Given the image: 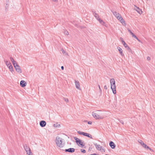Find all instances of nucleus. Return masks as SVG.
Masks as SVG:
<instances>
[{
  "label": "nucleus",
  "instance_id": "f257e3e1",
  "mask_svg": "<svg viewBox=\"0 0 155 155\" xmlns=\"http://www.w3.org/2000/svg\"><path fill=\"white\" fill-rule=\"evenodd\" d=\"M55 142L57 145L59 147L62 148L64 145V143H63L62 140L59 136H57L56 138Z\"/></svg>",
  "mask_w": 155,
  "mask_h": 155
},
{
  "label": "nucleus",
  "instance_id": "f03ea898",
  "mask_svg": "<svg viewBox=\"0 0 155 155\" xmlns=\"http://www.w3.org/2000/svg\"><path fill=\"white\" fill-rule=\"evenodd\" d=\"M111 84V88L112 89L113 93L114 94L116 93V90L115 82L114 79L112 78L110 79Z\"/></svg>",
  "mask_w": 155,
  "mask_h": 155
},
{
  "label": "nucleus",
  "instance_id": "7ed1b4c3",
  "mask_svg": "<svg viewBox=\"0 0 155 155\" xmlns=\"http://www.w3.org/2000/svg\"><path fill=\"white\" fill-rule=\"evenodd\" d=\"M74 139L76 143L79 146H80L81 147H83L84 146L85 144H84L83 142H82L81 140L76 137H74Z\"/></svg>",
  "mask_w": 155,
  "mask_h": 155
},
{
  "label": "nucleus",
  "instance_id": "20e7f679",
  "mask_svg": "<svg viewBox=\"0 0 155 155\" xmlns=\"http://www.w3.org/2000/svg\"><path fill=\"white\" fill-rule=\"evenodd\" d=\"M24 147L25 150L26 151V153L28 155H33L29 147H28L26 144L24 145Z\"/></svg>",
  "mask_w": 155,
  "mask_h": 155
},
{
  "label": "nucleus",
  "instance_id": "39448f33",
  "mask_svg": "<svg viewBox=\"0 0 155 155\" xmlns=\"http://www.w3.org/2000/svg\"><path fill=\"white\" fill-rule=\"evenodd\" d=\"M122 44L124 45V47L126 48L129 51V52H131L132 51L131 49L128 46L127 44L125 43V42L124 41H122Z\"/></svg>",
  "mask_w": 155,
  "mask_h": 155
},
{
  "label": "nucleus",
  "instance_id": "423d86ee",
  "mask_svg": "<svg viewBox=\"0 0 155 155\" xmlns=\"http://www.w3.org/2000/svg\"><path fill=\"white\" fill-rule=\"evenodd\" d=\"M75 149L74 148H70L68 149H65L64 151L65 152H68L70 153H73L75 151Z\"/></svg>",
  "mask_w": 155,
  "mask_h": 155
},
{
  "label": "nucleus",
  "instance_id": "0eeeda50",
  "mask_svg": "<svg viewBox=\"0 0 155 155\" xmlns=\"http://www.w3.org/2000/svg\"><path fill=\"white\" fill-rule=\"evenodd\" d=\"M134 9L136 10L138 13L140 14H141L142 13V11L141 9H140L139 7H137L135 5Z\"/></svg>",
  "mask_w": 155,
  "mask_h": 155
},
{
  "label": "nucleus",
  "instance_id": "6e6552de",
  "mask_svg": "<svg viewBox=\"0 0 155 155\" xmlns=\"http://www.w3.org/2000/svg\"><path fill=\"white\" fill-rule=\"evenodd\" d=\"M76 88L79 90H80V84L78 81L74 80Z\"/></svg>",
  "mask_w": 155,
  "mask_h": 155
},
{
  "label": "nucleus",
  "instance_id": "1a4fd4ad",
  "mask_svg": "<svg viewBox=\"0 0 155 155\" xmlns=\"http://www.w3.org/2000/svg\"><path fill=\"white\" fill-rule=\"evenodd\" d=\"M92 115L95 119H101V117L95 113H93Z\"/></svg>",
  "mask_w": 155,
  "mask_h": 155
},
{
  "label": "nucleus",
  "instance_id": "9d476101",
  "mask_svg": "<svg viewBox=\"0 0 155 155\" xmlns=\"http://www.w3.org/2000/svg\"><path fill=\"white\" fill-rule=\"evenodd\" d=\"M27 84L26 82L24 80H21L20 82V85L22 87H25Z\"/></svg>",
  "mask_w": 155,
  "mask_h": 155
},
{
  "label": "nucleus",
  "instance_id": "9b49d317",
  "mask_svg": "<svg viewBox=\"0 0 155 155\" xmlns=\"http://www.w3.org/2000/svg\"><path fill=\"white\" fill-rule=\"evenodd\" d=\"M40 125L41 127H45L46 125V122L44 120H41L40 121Z\"/></svg>",
  "mask_w": 155,
  "mask_h": 155
},
{
  "label": "nucleus",
  "instance_id": "f8f14e48",
  "mask_svg": "<svg viewBox=\"0 0 155 155\" xmlns=\"http://www.w3.org/2000/svg\"><path fill=\"white\" fill-rule=\"evenodd\" d=\"M109 145L112 149H114L116 147V145L113 142L110 141L109 143Z\"/></svg>",
  "mask_w": 155,
  "mask_h": 155
},
{
  "label": "nucleus",
  "instance_id": "ddd939ff",
  "mask_svg": "<svg viewBox=\"0 0 155 155\" xmlns=\"http://www.w3.org/2000/svg\"><path fill=\"white\" fill-rule=\"evenodd\" d=\"M98 20L99 21L100 23L102 25L107 27V26L105 24V23L100 18L98 19Z\"/></svg>",
  "mask_w": 155,
  "mask_h": 155
},
{
  "label": "nucleus",
  "instance_id": "4468645a",
  "mask_svg": "<svg viewBox=\"0 0 155 155\" xmlns=\"http://www.w3.org/2000/svg\"><path fill=\"white\" fill-rule=\"evenodd\" d=\"M78 133L80 135H82L86 137H87V135L88 134V133H85L83 132H81L80 131H78Z\"/></svg>",
  "mask_w": 155,
  "mask_h": 155
},
{
  "label": "nucleus",
  "instance_id": "2eb2a0df",
  "mask_svg": "<svg viewBox=\"0 0 155 155\" xmlns=\"http://www.w3.org/2000/svg\"><path fill=\"white\" fill-rule=\"evenodd\" d=\"M16 71L19 73H21L22 72V71L21 69L20 68V67L19 66L18 67H17L16 68H15Z\"/></svg>",
  "mask_w": 155,
  "mask_h": 155
},
{
  "label": "nucleus",
  "instance_id": "dca6fc26",
  "mask_svg": "<svg viewBox=\"0 0 155 155\" xmlns=\"http://www.w3.org/2000/svg\"><path fill=\"white\" fill-rule=\"evenodd\" d=\"M117 48L121 55L122 56H124V54L123 53V50L122 49L119 47H118Z\"/></svg>",
  "mask_w": 155,
  "mask_h": 155
},
{
  "label": "nucleus",
  "instance_id": "f3484780",
  "mask_svg": "<svg viewBox=\"0 0 155 155\" xmlns=\"http://www.w3.org/2000/svg\"><path fill=\"white\" fill-rule=\"evenodd\" d=\"M61 51L64 55H65V56L68 55V53L66 52V51H64L63 48H62Z\"/></svg>",
  "mask_w": 155,
  "mask_h": 155
},
{
  "label": "nucleus",
  "instance_id": "a211bd4d",
  "mask_svg": "<svg viewBox=\"0 0 155 155\" xmlns=\"http://www.w3.org/2000/svg\"><path fill=\"white\" fill-rule=\"evenodd\" d=\"M5 61L6 65L8 67H9V66H10V65H12L10 61Z\"/></svg>",
  "mask_w": 155,
  "mask_h": 155
},
{
  "label": "nucleus",
  "instance_id": "6ab92c4d",
  "mask_svg": "<svg viewBox=\"0 0 155 155\" xmlns=\"http://www.w3.org/2000/svg\"><path fill=\"white\" fill-rule=\"evenodd\" d=\"M111 11L114 15H120V14L119 13H117L116 11H114V10H111Z\"/></svg>",
  "mask_w": 155,
  "mask_h": 155
},
{
  "label": "nucleus",
  "instance_id": "aec40b11",
  "mask_svg": "<svg viewBox=\"0 0 155 155\" xmlns=\"http://www.w3.org/2000/svg\"><path fill=\"white\" fill-rule=\"evenodd\" d=\"M13 66L15 68H16L17 67H18L19 66V65H18L17 63L15 61V62L12 63Z\"/></svg>",
  "mask_w": 155,
  "mask_h": 155
},
{
  "label": "nucleus",
  "instance_id": "412c9836",
  "mask_svg": "<svg viewBox=\"0 0 155 155\" xmlns=\"http://www.w3.org/2000/svg\"><path fill=\"white\" fill-rule=\"evenodd\" d=\"M8 68L10 69V71H11L12 72L14 71V70L13 69V67L12 65H10V66H9V67H8Z\"/></svg>",
  "mask_w": 155,
  "mask_h": 155
},
{
  "label": "nucleus",
  "instance_id": "4be33fe9",
  "mask_svg": "<svg viewBox=\"0 0 155 155\" xmlns=\"http://www.w3.org/2000/svg\"><path fill=\"white\" fill-rule=\"evenodd\" d=\"M119 20L120 21L122 20V18L121 16L120 15H120L117 16V17L116 18Z\"/></svg>",
  "mask_w": 155,
  "mask_h": 155
},
{
  "label": "nucleus",
  "instance_id": "5701e85b",
  "mask_svg": "<svg viewBox=\"0 0 155 155\" xmlns=\"http://www.w3.org/2000/svg\"><path fill=\"white\" fill-rule=\"evenodd\" d=\"M94 15L97 20L98 19L100 18L99 15L95 13V14H94Z\"/></svg>",
  "mask_w": 155,
  "mask_h": 155
},
{
  "label": "nucleus",
  "instance_id": "b1692460",
  "mask_svg": "<svg viewBox=\"0 0 155 155\" xmlns=\"http://www.w3.org/2000/svg\"><path fill=\"white\" fill-rule=\"evenodd\" d=\"M120 22L122 23V24L123 25H126V23H125V21L123 19V18H122V20H120Z\"/></svg>",
  "mask_w": 155,
  "mask_h": 155
},
{
  "label": "nucleus",
  "instance_id": "393cba45",
  "mask_svg": "<svg viewBox=\"0 0 155 155\" xmlns=\"http://www.w3.org/2000/svg\"><path fill=\"white\" fill-rule=\"evenodd\" d=\"M97 149H99V150H101L102 149V147L100 145H97Z\"/></svg>",
  "mask_w": 155,
  "mask_h": 155
},
{
  "label": "nucleus",
  "instance_id": "a878e982",
  "mask_svg": "<svg viewBox=\"0 0 155 155\" xmlns=\"http://www.w3.org/2000/svg\"><path fill=\"white\" fill-rule=\"evenodd\" d=\"M10 60H11V61L12 62V63H13L15 62V61H14L13 58L12 57H10Z\"/></svg>",
  "mask_w": 155,
  "mask_h": 155
},
{
  "label": "nucleus",
  "instance_id": "bb28decb",
  "mask_svg": "<svg viewBox=\"0 0 155 155\" xmlns=\"http://www.w3.org/2000/svg\"><path fill=\"white\" fill-rule=\"evenodd\" d=\"M59 126H60V124H58V123H56V124H54V127H59Z\"/></svg>",
  "mask_w": 155,
  "mask_h": 155
},
{
  "label": "nucleus",
  "instance_id": "cd10ccee",
  "mask_svg": "<svg viewBox=\"0 0 155 155\" xmlns=\"http://www.w3.org/2000/svg\"><path fill=\"white\" fill-rule=\"evenodd\" d=\"M87 137H88V138H90L91 139L93 138L92 135L91 134H90L89 133H88V134H87Z\"/></svg>",
  "mask_w": 155,
  "mask_h": 155
},
{
  "label": "nucleus",
  "instance_id": "c85d7f7f",
  "mask_svg": "<svg viewBox=\"0 0 155 155\" xmlns=\"http://www.w3.org/2000/svg\"><path fill=\"white\" fill-rule=\"evenodd\" d=\"M127 30L130 33L131 35H132L134 34V33L131 31L129 28L127 29Z\"/></svg>",
  "mask_w": 155,
  "mask_h": 155
},
{
  "label": "nucleus",
  "instance_id": "c756f323",
  "mask_svg": "<svg viewBox=\"0 0 155 155\" xmlns=\"http://www.w3.org/2000/svg\"><path fill=\"white\" fill-rule=\"evenodd\" d=\"M64 34H65L66 35H68V34H69L68 31H67V30H65V31H64Z\"/></svg>",
  "mask_w": 155,
  "mask_h": 155
},
{
  "label": "nucleus",
  "instance_id": "7c9ffc66",
  "mask_svg": "<svg viewBox=\"0 0 155 155\" xmlns=\"http://www.w3.org/2000/svg\"><path fill=\"white\" fill-rule=\"evenodd\" d=\"M81 151L82 153H86V152L85 150L83 149H81Z\"/></svg>",
  "mask_w": 155,
  "mask_h": 155
},
{
  "label": "nucleus",
  "instance_id": "2f4dec72",
  "mask_svg": "<svg viewBox=\"0 0 155 155\" xmlns=\"http://www.w3.org/2000/svg\"><path fill=\"white\" fill-rule=\"evenodd\" d=\"M64 99L66 102H68V98H64Z\"/></svg>",
  "mask_w": 155,
  "mask_h": 155
},
{
  "label": "nucleus",
  "instance_id": "473e14b6",
  "mask_svg": "<svg viewBox=\"0 0 155 155\" xmlns=\"http://www.w3.org/2000/svg\"><path fill=\"white\" fill-rule=\"evenodd\" d=\"M139 143H140L141 145L142 146L144 143L141 140H140V141H139Z\"/></svg>",
  "mask_w": 155,
  "mask_h": 155
},
{
  "label": "nucleus",
  "instance_id": "72a5a7b5",
  "mask_svg": "<svg viewBox=\"0 0 155 155\" xmlns=\"http://www.w3.org/2000/svg\"><path fill=\"white\" fill-rule=\"evenodd\" d=\"M132 36L133 37L136 39L137 38V37L136 35H135L134 34L132 35Z\"/></svg>",
  "mask_w": 155,
  "mask_h": 155
},
{
  "label": "nucleus",
  "instance_id": "f704fd0d",
  "mask_svg": "<svg viewBox=\"0 0 155 155\" xmlns=\"http://www.w3.org/2000/svg\"><path fill=\"white\" fill-rule=\"evenodd\" d=\"M8 6H9L8 4H6V5L5 6L6 9H8Z\"/></svg>",
  "mask_w": 155,
  "mask_h": 155
},
{
  "label": "nucleus",
  "instance_id": "c9c22d12",
  "mask_svg": "<svg viewBox=\"0 0 155 155\" xmlns=\"http://www.w3.org/2000/svg\"><path fill=\"white\" fill-rule=\"evenodd\" d=\"M147 146V145L146 144H145V143H144L143 144V145H142V146H143L144 147V148H146V147Z\"/></svg>",
  "mask_w": 155,
  "mask_h": 155
},
{
  "label": "nucleus",
  "instance_id": "e433bc0d",
  "mask_svg": "<svg viewBox=\"0 0 155 155\" xmlns=\"http://www.w3.org/2000/svg\"><path fill=\"white\" fill-rule=\"evenodd\" d=\"M87 123L89 124H91L92 123V122L91 121H88Z\"/></svg>",
  "mask_w": 155,
  "mask_h": 155
},
{
  "label": "nucleus",
  "instance_id": "4c0bfd02",
  "mask_svg": "<svg viewBox=\"0 0 155 155\" xmlns=\"http://www.w3.org/2000/svg\"><path fill=\"white\" fill-rule=\"evenodd\" d=\"M147 59L148 61H150V58L149 56H148L147 58Z\"/></svg>",
  "mask_w": 155,
  "mask_h": 155
},
{
  "label": "nucleus",
  "instance_id": "58836bf2",
  "mask_svg": "<svg viewBox=\"0 0 155 155\" xmlns=\"http://www.w3.org/2000/svg\"><path fill=\"white\" fill-rule=\"evenodd\" d=\"M120 40L121 41V42H122V41H124L123 40V38H121V37H120Z\"/></svg>",
  "mask_w": 155,
  "mask_h": 155
},
{
  "label": "nucleus",
  "instance_id": "ea45409f",
  "mask_svg": "<svg viewBox=\"0 0 155 155\" xmlns=\"http://www.w3.org/2000/svg\"><path fill=\"white\" fill-rule=\"evenodd\" d=\"M104 89L107 90V87L106 85H105L104 86Z\"/></svg>",
  "mask_w": 155,
  "mask_h": 155
},
{
  "label": "nucleus",
  "instance_id": "a19ab883",
  "mask_svg": "<svg viewBox=\"0 0 155 155\" xmlns=\"http://www.w3.org/2000/svg\"><path fill=\"white\" fill-rule=\"evenodd\" d=\"M92 149V148L90 147L88 149V151H91Z\"/></svg>",
  "mask_w": 155,
  "mask_h": 155
},
{
  "label": "nucleus",
  "instance_id": "79ce46f5",
  "mask_svg": "<svg viewBox=\"0 0 155 155\" xmlns=\"http://www.w3.org/2000/svg\"><path fill=\"white\" fill-rule=\"evenodd\" d=\"M139 42H141V41L137 37V38H136Z\"/></svg>",
  "mask_w": 155,
  "mask_h": 155
},
{
  "label": "nucleus",
  "instance_id": "37998d69",
  "mask_svg": "<svg viewBox=\"0 0 155 155\" xmlns=\"http://www.w3.org/2000/svg\"><path fill=\"white\" fill-rule=\"evenodd\" d=\"M89 155H98V154H97L94 153L93 154H90Z\"/></svg>",
  "mask_w": 155,
  "mask_h": 155
},
{
  "label": "nucleus",
  "instance_id": "c03bdc74",
  "mask_svg": "<svg viewBox=\"0 0 155 155\" xmlns=\"http://www.w3.org/2000/svg\"><path fill=\"white\" fill-rule=\"evenodd\" d=\"M98 86H99V90L101 92V90L100 88V85H98Z\"/></svg>",
  "mask_w": 155,
  "mask_h": 155
},
{
  "label": "nucleus",
  "instance_id": "a18cd8bd",
  "mask_svg": "<svg viewBox=\"0 0 155 155\" xmlns=\"http://www.w3.org/2000/svg\"><path fill=\"white\" fill-rule=\"evenodd\" d=\"M94 144L96 148H97V145H97V143H94Z\"/></svg>",
  "mask_w": 155,
  "mask_h": 155
},
{
  "label": "nucleus",
  "instance_id": "49530a36",
  "mask_svg": "<svg viewBox=\"0 0 155 155\" xmlns=\"http://www.w3.org/2000/svg\"><path fill=\"white\" fill-rule=\"evenodd\" d=\"M62 70H64V67L63 66H62L61 67Z\"/></svg>",
  "mask_w": 155,
  "mask_h": 155
},
{
  "label": "nucleus",
  "instance_id": "de8ad7c7",
  "mask_svg": "<svg viewBox=\"0 0 155 155\" xmlns=\"http://www.w3.org/2000/svg\"><path fill=\"white\" fill-rule=\"evenodd\" d=\"M83 122H87V123L88 121L87 120H84Z\"/></svg>",
  "mask_w": 155,
  "mask_h": 155
},
{
  "label": "nucleus",
  "instance_id": "09e8293b",
  "mask_svg": "<svg viewBox=\"0 0 155 155\" xmlns=\"http://www.w3.org/2000/svg\"><path fill=\"white\" fill-rule=\"evenodd\" d=\"M150 148L148 146H147L146 148H147V149H149Z\"/></svg>",
  "mask_w": 155,
  "mask_h": 155
},
{
  "label": "nucleus",
  "instance_id": "8fccbe9b",
  "mask_svg": "<svg viewBox=\"0 0 155 155\" xmlns=\"http://www.w3.org/2000/svg\"><path fill=\"white\" fill-rule=\"evenodd\" d=\"M92 11V12H93V14H95V13H96L95 12V11H93V10Z\"/></svg>",
  "mask_w": 155,
  "mask_h": 155
},
{
  "label": "nucleus",
  "instance_id": "3c124183",
  "mask_svg": "<svg viewBox=\"0 0 155 155\" xmlns=\"http://www.w3.org/2000/svg\"><path fill=\"white\" fill-rule=\"evenodd\" d=\"M149 150H150L151 151H153V150L152 149L150 148H149Z\"/></svg>",
  "mask_w": 155,
  "mask_h": 155
},
{
  "label": "nucleus",
  "instance_id": "603ef678",
  "mask_svg": "<svg viewBox=\"0 0 155 155\" xmlns=\"http://www.w3.org/2000/svg\"><path fill=\"white\" fill-rule=\"evenodd\" d=\"M120 123H122V124H124V123L123 122V121H120Z\"/></svg>",
  "mask_w": 155,
  "mask_h": 155
},
{
  "label": "nucleus",
  "instance_id": "864d4df0",
  "mask_svg": "<svg viewBox=\"0 0 155 155\" xmlns=\"http://www.w3.org/2000/svg\"><path fill=\"white\" fill-rule=\"evenodd\" d=\"M53 1L54 2H57V0H53Z\"/></svg>",
  "mask_w": 155,
  "mask_h": 155
},
{
  "label": "nucleus",
  "instance_id": "5fc2aeb1",
  "mask_svg": "<svg viewBox=\"0 0 155 155\" xmlns=\"http://www.w3.org/2000/svg\"><path fill=\"white\" fill-rule=\"evenodd\" d=\"M114 16L117 18V16H118V15H115Z\"/></svg>",
  "mask_w": 155,
  "mask_h": 155
},
{
  "label": "nucleus",
  "instance_id": "6e6d98bb",
  "mask_svg": "<svg viewBox=\"0 0 155 155\" xmlns=\"http://www.w3.org/2000/svg\"><path fill=\"white\" fill-rule=\"evenodd\" d=\"M102 149L103 150H104V149H103V148H102Z\"/></svg>",
  "mask_w": 155,
  "mask_h": 155
}]
</instances>
